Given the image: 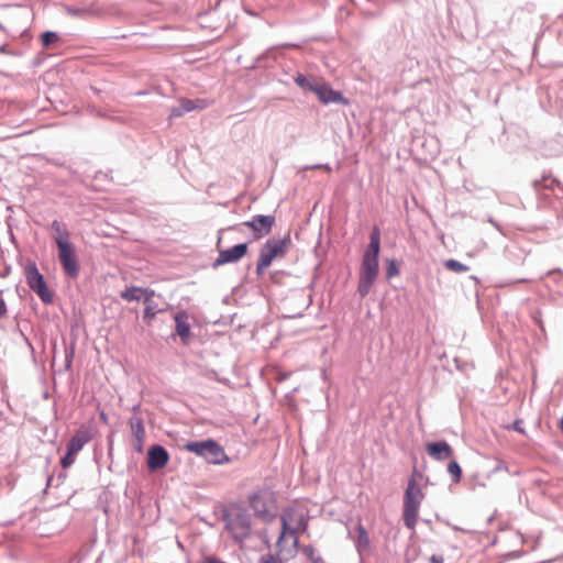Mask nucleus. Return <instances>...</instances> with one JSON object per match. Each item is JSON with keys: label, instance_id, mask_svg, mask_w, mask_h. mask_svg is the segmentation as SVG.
Segmentation results:
<instances>
[{"label": "nucleus", "instance_id": "14", "mask_svg": "<svg viewBox=\"0 0 563 563\" xmlns=\"http://www.w3.org/2000/svg\"><path fill=\"white\" fill-rule=\"evenodd\" d=\"M268 499L269 493L264 490L256 492L250 497V505L257 516L266 518L269 515Z\"/></svg>", "mask_w": 563, "mask_h": 563}, {"label": "nucleus", "instance_id": "29", "mask_svg": "<svg viewBox=\"0 0 563 563\" xmlns=\"http://www.w3.org/2000/svg\"><path fill=\"white\" fill-rule=\"evenodd\" d=\"M261 563H282L275 556L267 554L262 558Z\"/></svg>", "mask_w": 563, "mask_h": 563}, {"label": "nucleus", "instance_id": "13", "mask_svg": "<svg viewBox=\"0 0 563 563\" xmlns=\"http://www.w3.org/2000/svg\"><path fill=\"white\" fill-rule=\"evenodd\" d=\"M169 455L161 445H154L148 450L147 466L151 471L163 468L168 463Z\"/></svg>", "mask_w": 563, "mask_h": 563}, {"label": "nucleus", "instance_id": "11", "mask_svg": "<svg viewBox=\"0 0 563 563\" xmlns=\"http://www.w3.org/2000/svg\"><path fill=\"white\" fill-rule=\"evenodd\" d=\"M312 92L316 93L319 100L324 104H347V100L343 97L341 92L333 90L328 84L323 81H317V86L312 88Z\"/></svg>", "mask_w": 563, "mask_h": 563}, {"label": "nucleus", "instance_id": "9", "mask_svg": "<svg viewBox=\"0 0 563 563\" xmlns=\"http://www.w3.org/2000/svg\"><path fill=\"white\" fill-rule=\"evenodd\" d=\"M26 282L29 287L36 292L41 300L45 303L53 301V294L48 289L43 275L38 272L35 264L29 265L25 269Z\"/></svg>", "mask_w": 563, "mask_h": 563}, {"label": "nucleus", "instance_id": "1", "mask_svg": "<svg viewBox=\"0 0 563 563\" xmlns=\"http://www.w3.org/2000/svg\"><path fill=\"white\" fill-rule=\"evenodd\" d=\"M380 251V235L379 230L375 228L371 233L369 244L364 253L357 291L362 298L366 297L373 286L378 272V255Z\"/></svg>", "mask_w": 563, "mask_h": 563}, {"label": "nucleus", "instance_id": "34", "mask_svg": "<svg viewBox=\"0 0 563 563\" xmlns=\"http://www.w3.org/2000/svg\"><path fill=\"white\" fill-rule=\"evenodd\" d=\"M100 420L103 422V423H108V416L104 411H101L100 412Z\"/></svg>", "mask_w": 563, "mask_h": 563}, {"label": "nucleus", "instance_id": "6", "mask_svg": "<svg viewBox=\"0 0 563 563\" xmlns=\"http://www.w3.org/2000/svg\"><path fill=\"white\" fill-rule=\"evenodd\" d=\"M225 528L235 541H242L251 533V519L246 510L240 507L230 508L225 515Z\"/></svg>", "mask_w": 563, "mask_h": 563}, {"label": "nucleus", "instance_id": "27", "mask_svg": "<svg viewBox=\"0 0 563 563\" xmlns=\"http://www.w3.org/2000/svg\"><path fill=\"white\" fill-rule=\"evenodd\" d=\"M301 552L312 562L314 563L316 559L317 558H320L319 555H317L316 553V550L311 545H303L301 548Z\"/></svg>", "mask_w": 563, "mask_h": 563}, {"label": "nucleus", "instance_id": "15", "mask_svg": "<svg viewBox=\"0 0 563 563\" xmlns=\"http://www.w3.org/2000/svg\"><path fill=\"white\" fill-rule=\"evenodd\" d=\"M426 449L428 454L437 461H443L453 456V450L445 441L428 443Z\"/></svg>", "mask_w": 563, "mask_h": 563}, {"label": "nucleus", "instance_id": "18", "mask_svg": "<svg viewBox=\"0 0 563 563\" xmlns=\"http://www.w3.org/2000/svg\"><path fill=\"white\" fill-rule=\"evenodd\" d=\"M179 104L183 108L184 113L190 112L194 110H202L211 104V102L207 99H180Z\"/></svg>", "mask_w": 563, "mask_h": 563}, {"label": "nucleus", "instance_id": "17", "mask_svg": "<svg viewBox=\"0 0 563 563\" xmlns=\"http://www.w3.org/2000/svg\"><path fill=\"white\" fill-rule=\"evenodd\" d=\"M176 332L181 338L183 342L186 343L190 335V325L187 322V316L184 312H178L175 316Z\"/></svg>", "mask_w": 563, "mask_h": 563}, {"label": "nucleus", "instance_id": "10", "mask_svg": "<svg viewBox=\"0 0 563 563\" xmlns=\"http://www.w3.org/2000/svg\"><path fill=\"white\" fill-rule=\"evenodd\" d=\"M274 224V216H255L252 220L244 221L242 223L243 227H246L254 232L256 239L267 235L272 231Z\"/></svg>", "mask_w": 563, "mask_h": 563}, {"label": "nucleus", "instance_id": "20", "mask_svg": "<svg viewBox=\"0 0 563 563\" xmlns=\"http://www.w3.org/2000/svg\"><path fill=\"white\" fill-rule=\"evenodd\" d=\"M145 309H144V320L147 324L152 323V320L155 318L157 313L156 306L153 303V297H148V301H144Z\"/></svg>", "mask_w": 563, "mask_h": 563}, {"label": "nucleus", "instance_id": "21", "mask_svg": "<svg viewBox=\"0 0 563 563\" xmlns=\"http://www.w3.org/2000/svg\"><path fill=\"white\" fill-rule=\"evenodd\" d=\"M444 266L446 269L461 274L468 272L470 267L456 260L450 258L444 262Z\"/></svg>", "mask_w": 563, "mask_h": 563}, {"label": "nucleus", "instance_id": "4", "mask_svg": "<svg viewBox=\"0 0 563 563\" xmlns=\"http://www.w3.org/2000/svg\"><path fill=\"white\" fill-rule=\"evenodd\" d=\"M308 527V511L298 503L290 505L282 516V533L278 543L286 534L295 536L298 532L306 531Z\"/></svg>", "mask_w": 563, "mask_h": 563}, {"label": "nucleus", "instance_id": "25", "mask_svg": "<svg viewBox=\"0 0 563 563\" xmlns=\"http://www.w3.org/2000/svg\"><path fill=\"white\" fill-rule=\"evenodd\" d=\"M57 40H58V36L54 32H45L42 35V44H43V46H48V45L55 43Z\"/></svg>", "mask_w": 563, "mask_h": 563}, {"label": "nucleus", "instance_id": "23", "mask_svg": "<svg viewBox=\"0 0 563 563\" xmlns=\"http://www.w3.org/2000/svg\"><path fill=\"white\" fill-rule=\"evenodd\" d=\"M295 82L302 89L309 90L312 92V88L317 86V81H310L303 75H298L295 77Z\"/></svg>", "mask_w": 563, "mask_h": 563}, {"label": "nucleus", "instance_id": "26", "mask_svg": "<svg viewBox=\"0 0 563 563\" xmlns=\"http://www.w3.org/2000/svg\"><path fill=\"white\" fill-rule=\"evenodd\" d=\"M398 275H399V269L396 265V262L394 260H390L387 264L386 276H387V278H391V277H395Z\"/></svg>", "mask_w": 563, "mask_h": 563}, {"label": "nucleus", "instance_id": "19", "mask_svg": "<svg viewBox=\"0 0 563 563\" xmlns=\"http://www.w3.org/2000/svg\"><path fill=\"white\" fill-rule=\"evenodd\" d=\"M131 432L134 441L143 442L145 438V429L143 420L139 417H134L130 420Z\"/></svg>", "mask_w": 563, "mask_h": 563}, {"label": "nucleus", "instance_id": "32", "mask_svg": "<svg viewBox=\"0 0 563 563\" xmlns=\"http://www.w3.org/2000/svg\"><path fill=\"white\" fill-rule=\"evenodd\" d=\"M512 428L518 431V432H523L522 428H521V421H515L514 424H512Z\"/></svg>", "mask_w": 563, "mask_h": 563}, {"label": "nucleus", "instance_id": "24", "mask_svg": "<svg viewBox=\"0 0 563 563\" xmlns=\"http://www.w3.org/2000/svg\"><path fill=\"white\" fill-rule=\"evenodd\" d=\"M357 537H358V544L363 547H367L369 543L368 534L365 530V528L362 525H358L357 527Z\"/></svg>", "mask_w": 563, "mask_h": 563}, {"label": "nucleus", "instance_id": "33", "mask_svg": "<svg viewBox=\"0 0 563 563\" xmlns=\"http://www.w3.org/2000/svg\"><path fill=\"white\" fill-rule=\"evenodd\" d=\"M134 448H135V450L137 452H142V450H143V442L140 443V442L134 441Z\"/></svg>", "mask_w": 563, "mask_h": 563}, {"label": "nucleus", "instance_id": "2", "mask_svg": "<svg viewBox=\"0 0 563 563\" xmlns=\"http://www.w3.org/2000/svg\"><path fill=\"white\" fill-rule=\"evenodd\" d=\"M52 238L55 241L58 250V260L65 273L76 278L79 274V263L76 256L75 245L70 242V232L67 227L54 220L51 223Z\"/></svg>", "mask_w": 563, "mask_h": 563}, {"label": "nucleus", "instance_id": "7", "mask_svg": "<svg viewBox=\"0 0 563 563\" xmlns=\"http://www.w3.org/2000/svg\"><path fill=\"white\" fill-rule=\"evenodd\" d=\"M186 450L203 456L209 463H221L225 457L223 449L214 441L207 440L186 444Z\"/></svg>", "mask_w": 563, "mask_h": 563}, {"label": "nucleus", "instance_id": "22", "mask_svg": "<svg viewBox=\"0 0 563 563\" xmlns=\"http://www.w3.org/2000/svg\"><path fill=\"white\" fill-rule=\"evenodd\" d=\"M448 473L452 477V482L457 484L462 478V468L456 461H451L448 465Z\"/></svg>", "mask_w": 563, "mask_h": 563}, {"label": "nucleus", "instance_id": "31", "mask_svg": "<svg viewBox=\"0 0 563 563\" xmlns=\"http://www.w3.org/2000/svg\"><path fill=\"white\" fill-rule=\"evenodd\" d=\"M429 563H443V560L441 556L432 555L429 560Z\"/></svg>", "mask_w": 563, "mask_h": 563}, {"label": "nucleus", "instance_id": "36", "mask_svg": "<svg viewBox=\"0 0 563 563\" xmlns=\"http://www.w3.org/2000/svg\"><path fill=\"white\" fill-rule=\"evenodd\" d=\"M561 426H562V430H563V419H562V421H561Z\"/></svg>", "mask_w": 563, "mask_h": 563}, {"label": "nucleus", "instance_id": "16", "mask_svg": "<svg viewBox=\"0 0 563 563\" xmlns=\"http://www.w3.org/2000/svg\"><path fill=\"white\" fill-rule=\"evenodd\" d=\"M120 296L126 301H148V297H154L155 291L147 288L129 287L121 291Z\"/></svg>", "mask_w": 563, "mask_h": 563}, {"label": "nucleus", "instance_id": "12", "mask_svg": "<svg viewBox=\"0 0 563 563\" xmlns=\"http://www.w3.org/2000/svg\"><path fill=\"white\" fill-rule=\"evenodd\" d=\"M247 244L241 243L236 244L233 247H230L228 250H221L219 251V255L214 262V267L228 264V263H235L243 258L247 253Z\"/></svg>", "mask_w": 563, "mask_h": 563}, {"label": "nucleus", "instance_id": "8", "mask_svg": "<svg viewBox=\"0 0 563 563\" xmlns=\"http://www.w3.org/2000/svg\"><path fill=\"white\" fill-rule=\"evenodd\" d=\"M91 440L90 431L81 427L76 431L67 444V453L62 459L60 464L64 468H68L76 461L78 452Z\"/></svg>", "mask_w": 563, "mask_h": 563}, {"label": "nucleus", "instance_id": "3", "mask_svg": "<svg viewBox=\"0 0 563 563\" xmlns=\"http://www.w3.org/2000/svg\"><path fill=\"white\" fill-rule=\"evenodd\" d=\"M424 498V494L417 483L416 478L412 476L408 481L407 488L404 495V506H402V519L405 526L415 530L418 517L420 505Z\"/></svg>", "mask_w": 563, "mask_h": 563}, {"label": "nucleus", "instance_id": "35", "mask_svg": "<svg viewBox=\"0 0 563 563\" xmlns=\"http://www.w3.org/2000/svg\"><path fill=\"white\" fill-rule=\"evenodd\" d=\"M313 168H323L324 170H327L328 173L331 172V168L328 166V165H318V166H314Z\"/></svg>", "mask_w": 563, "mask_h": 563}, {"label": "nucleus", "instance_id": "5", "mask_svg": "<svg viewBox=\"0 0 563 563\" xmlns=\"http://www.w3.org/2000/svg\"><path fill=\"white\" fill-rule=\"evenodd\" d=\"M290 243L291 240L289 235L283 239L267 240L260 250V255L256 263L257 275L263 274L264 271L272 265L274 260L284 257Z\"/></svg>", "mask_w": 563, "mask_h": 563}, {"label": "nucleus", "instance_id": "28", "mask_svg": "<svg viewBox=\"0 0 563 563\" xmlns=\"http://www.w3.org/2000/svg\"><path fill=\"white\" fill-rule=\"evenodd\" d=\"M183 114H184V111H183V108H181L180 104L178 107H176V108H173L170 110V118H179Z\"/></svg>", "mask_w": 563, "mask_h": 563}, {"label": "nucleus", "instance_id": "30", "mask_svg": "<svg viewBox=\"0 0 563 563\" xmlns=\"http://www.w3.org/2000/svg\"><path fill=\"white\" fill-rule=\"evenodd\" d=\"M8 313L7 305L3 299H0V318H4Z\"/></svg>", "mask_w": 563, "mask_h": 563}]
</instances>
